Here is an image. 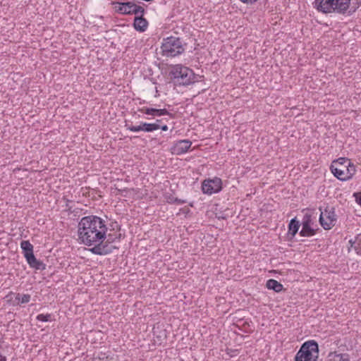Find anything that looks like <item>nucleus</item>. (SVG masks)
Here are the masks:
<instances>
[{
	"mask_svg": "<svg viewBox=\"0 0 361 361\" xmlns=\"http://www.w3.org/2000/svg\"><path fill=\"white\" fill-rule=\"evenodd\" d=\"M162 121H163V119H157L156 122L154 123L161 124L162 123Z\"/></svg>",
	"mask_w": 361,
	"mask_h": 361,
	"instance_id": "obj_33",
	"label": "nucleus"
},
{
	"mask_svg": "<svg viewBox=\"0 0 361 361\" xmlns=\"http://www.w3.org/2000/svg\"><path fill=\"white\" fill-rule=\"evenodd\" d=\"M314 5L319 11L328 13L336 10L338 0H315Z\"/></svg>",
	"mask_w": 361,
	"mask_h": 361,
	"instance_id": "obj_7",
	"label": "nucleus"
},
{
	"mask_svg": "<svg viewBox=\"0 0 361 361\" xmlns=\"http://www.w3.org/2000/svg\"><path fill=\"white\" fill-rule=\"evenodd\" d=\"M222 189L221 179L215 177L213 179L204 180L202 183L203 193L212 195L220 192Z\"/></svg>",
	"mask_w": 361,
	"mask_h": 361,
	"instance_id": "obj_6",
	"label": "nucleus"
},
{
	"mask_svg": "<svg viewBox=\"0 0 361 361\" xmlns=\"http://www.w3.org/2000/svg\"><path fill=\"white\" fill-rule=\"evenodd\" d=\"M302 229L299 233L300 237H311L316 234L317 228L314 226L301 225Z\"/></svg>",
	"mask_w": 361,
	"mask_h": 361,
	"instance_id": "obj_18",
	"label": "nucleus"
},
{
	"mask_svg": "<svg viewBox=\"0 0 361 361\" xmlns=\"http://www.w3.org/2000/svg\"><path fill=\"white\" fill-rule=\"evenodd\" d=\"M304 213L302 221H300L301 225H309L314 226V219H316V216L318 212L315 209H305L302 210Z\"/></svg>",
	"mask_w": 361,
	"mask_h": 361,
	"instance_id": "obj_13",
	"label": "nucleus"
},
{
	"mask_svg": "<svg viewBox=\"0 0 361 361\" xmlns=\"http://www.w3.org/2000/svg\"><path fill=\"white\" fill-rule=\"evenodd\" d=\"M241 2L247 4H253L255 3L257 0H240Z\"/></svg>",
	"mask_w": 361,
	"mask_h": 361,
	"instance_id": "obj_31",
	"label": "nucleus"
},
{
	"mask_svg": "<svg viewBox=\"0 0 361 361\" xmlns=\"http://www.w3.org/2000/svg\"><path fill=\"white\" fill-rule=\"evenodd\" d=\"M92 253L100 255H106L110 253V250H89Z\"/></svg>",
	"mask_w": 361,
	"mask_h": 361,
	"instance_id": "obj_26",
	"label": "nucleus"
},
{
	"mask_svg": "<svg viewBox=\"0 0 361 361\" xmlns=\"http://www.w3.org/2000/svg\"><path fill=\"white\" fill-rule=\"evenodd\" d=\"M169 116L170 117H172V114H171L167 109H157V112H155L154 116L159 117L162 116Z\"/></svg>",
	"mask_w": 361,
	"mask_h": 361,
	"instance_id": "obj_24",
	"label": "nucleus"
},
{
	"mask_svg": "<svg viewBox=\"0 0 361 361\" xmlns=\"http://www.w3.org/2000/svg\"><path fill=\"white\" fill-rule=\"evenodd\" d=\"M157 109H155V108L142 107V109H140L138 111L143 114H145L147 115H150V116H154V115L155 112H157Z\"/></svg>",
	"mask_w": 361,
	"mask_h": 361,
	"instance_id": "obj_22",
	"label": "nucleus"
},
{
	"mask_svg": "<svg viewBox=\"0 0 361 361\" xmlns=\"http://www.w3.org/2000/svg\"><path fill=\"white\" fill-rule=\"evenodd\" d=\"M108 231L104 219L94 215L86 216L78 223V239L85 245L101 248L99 246L105 240Z\"/></svg>",
	"mask_w": 361,
	"mask_h": 361,
	"instance_id": "obj_1",
	"label": "nucleus"
},
{
	"mask_svg": "<svg viewBox=\"0 0 361 361\" xmlns=\"http://www.w3.org/2000/svg\"><path fill=\"white\" fill-rule=\"evenodd\" d=\"M125 123V127L126 129L132 132L144 131L146 133H151L158 130L159 128L157 125L152 123L140 122V123L137 126H133L126 121Z\"/></svg>",
	"mask_w": 361,
	"mask_h": 361,
	"instance_id": "obj_8",
	"label": "nucleus"
},
{
	"mask_svg": "<svg viewBox=\"0 0 361 361\" xmlns=\"http://www.w3.org/2000/svg\"><path fill=\"white\" fill-rule=\"evenodd\" d=\"M357 9V5L350 0H340V13L350 16L355 13Z\"/></svg>",
	"mask_w": 361,
	"mask_h": 361,
	"instance_id": "obj_12",
	"label": "nucleus"
},
{
	"mask_svg": "<svg viewBox=\"0 0 361 361\" xmlns=\"http://www.w3.org/2000/svg\"><path fill=\"white\" fill-rule=\"evenodd\" d=\"M295 361H319V346L314 340L305 341L295 356Z\"/></svg>",
	"mask_w": 361,
	"mask_h": 361,
	"instance_id": "obj_3",
	"label": "nucleus"
},
{
	"mask_svg": "<svg viewBox=\"0 0 361 361\" xmlns=\"http://www.w3.org/2000/svg\"><path fill=\"white\" fill-rule=\"evenodd\" d=\"M220 218L225 219V217L223 216V215H221V216H219V219H220Z\"/></svg>",
	"mask_w": 361,
	"mask_h": 361,
	"instance_id": "obj_37",
	"label": "nucleus"
},
{
	"mask_svg": "<svg viewBox=\"0 0 361 361\" xmlns=\"http://www.w3.org/2000/svg\"><path fill=\"white\" fill-rule=\"evenodd\" d=\"M20 248H33V246L28 240H21Z\"/></svg>",
	"mask_w": 361,
	"mask_h": 361,
	"instance_id": "obj_27",
	"label": "nucleus"
},
{
	"mask_svg": "<svg viewBox=\"0 0 361 361\" xmlns=\"http://www.w3.org/2000/svg\"><path fill=\"white\" fill-rule=\"evenodd\" d=\"M24 250V257L26 259L27 262L30 266V267L37 269H44L45 268V265L39 260H38L33 254V250Z\"/></svg>",
	"mask_w": 361,
	"mask_h": 361,
	"instance_id": "obj_11",
	"label": "nucleus"
},
{
	"mask_svg": "<svg viewBox=\"0 0 361 361\" xmlns=\"http://www.w3.org/2000/svg\"><path fill=\"white\" fill-rule=\"evenodd\" d=\"M355 171V166L350 159L340 157V180L350 179Z\"/></svg>",
	"mask_w": 361,
	"mask_h": 361,
	"instance_id": "obj_5",
	"label": "nucleus"
},
{
	"mask_svg": "<svg viewBox=\"0 0 361 361\" xmlns=\"http://www.w3.org/2000/svg\"><path fill=\"white\" fill-rule=\"evenodd\" d=\"M112 4L115 6L114 8L116 12L123 15H128L130 10H128L127 6L125 5V2H113Z\"/></svg>",
	"mask_w": 361,
	"mask_h": 361,
	"instance_id": "obj_20",
	"label": "nucleus"
},
{
	"mask_svg": "<svg viewBox=\"0 0 361 361\" xmlns=\"http://www.w3.org/2000/svg\"><path fill=\"white\" fill-rule=\"evenodd\" d=\"M300 226V221L298 220L297 217H294L290 221L288 226V230L287 233V238L288 240H292L295 237Z\"/></svg>",
	"mask_w": 361,
	"mask_h": 361,
	"instance_id": "obj_14",
	"label": "nucleus"
},
{
	"mask_svg": "<svg viewBox=\"0 0 361 361\" xmlns=\"http://www.w3.org/2000/svg\"><path fill=\"white\" fill-rule=\"evenodd\" d=\"M355 5H357V8L361 6V0H355V2H354Z\"/></svg>",
	"mask_w": 361,
	"mask_h": 361,
	"instance_id": "obj_32",
	"label": "nucleus"
},
{
	"mask_svg": "<svg viewBox=\"0 0 361 361\" xmlns=\"http://www.w3.org/2000/svg\"><path fill=\"white\" fill-rule=\"evenodd\" d=\"M155 124L158 126V127H159L158 130L161 129L164 131H166L168 130V126L166 124H164V125L159 124V123H155Z\"/></svg>",
	"mask_w": 361,
	"mask_h": 361,
	"instance_id": "obj_29",
	"label": "nucleus"
},
{
	"mask_svg": "<svg viewBox=\"0 0 361 361\" xmlns=\"http://www.w3.org/2000/svg\"><path fill=\"white\" fill-rule=\"evenodd\" d=\"M266 286L269 290H273L276 293H279L283 290V285L274 279H269L267 281Z\"/></svg>",
	"mask_w": 361,
	"mask_h": 361,
	"instance_id": "obj_19",
	"label": "nucleus"
},
{
	"mask_svg": "<svg viewBox=\"0 0 361 361\" xmlns=\"http://www.w3.org/2000/svg\"><path fill=\"white\" fill-rule=\"evenodd\" d=\"M106 247H107V245H104L102 248H105Z\"/></svg>",
	"mask_w": 361,
	"mask_h": 361,
	"instance_id": "obj_39",
	"label": "nucleus"
},
{
	"mask_svg": "<svg viewBox=\"0 0 361 361\" xmlns=\"http://www.w3.org/2000/svg\"><path fill=\"white\" fill-rule=\"evenodd\" d=\"M220 218L225 219V217L223 216V215H221V216H219V219H220Z\"/></svg>",
	"mask_w": 361,
	"mask_h": 361,
	"instance_id": "obj_38",
	"label": "nucleus"
},
{
	"mask_svg": "<svg viewBox=\"0 0 361 361\" xmlns=\"http://www.w3.org/2000/svg\"><path fill=\"white\" fill-rule=\"evenodd\" d=\"M68 202H70L69 200H67V202H66V207H68Z\"/></svg>",
	"mask_w": 361,
	"mask_h": 361,
	"instance_id": "obj_36",
	"label": "nucleus"
},
{
	"mask_svg": "<svg viewBox=\"0 0 361 361\" xmlns=\"http://www.w3.org/2000/svg\"><path fill=\"white\" fill-rule=\"evenodd\" d=\"M110 248L116 249L118 248V247H116V245H111Z\"/></svg>",
	"mask_w": 361,
	"mask_h": 361,
	"instance_id": "obj_35",
	"label": "nucleus"
},
{
	"mask_svg": "<svg viewBox=\"0 0 361 361\" xmlns=\"http://www.w3.org/2000/svg\"><path fill=\"white\" fill-rule=\"evenodd\" d=\"M51 314H39L37 316V319L39 322H49L51 320Z\"/></svg>",
	"mask_w": 361,
	"mask_h": 361,
	"instance_id": "obj_25",
	"label": "nucleus"
},
{
	"mask_svg": "<svg viewBox=\"0 0 361 361\" xmlns=\"http://www.w3.org/2000/svg\"><path fill=\"white\" fill-rule=\"evenodd\" d=\"M121 233L119 230L115 231L114 229H109V232L106 233V243L110 244L114 243L116 242L117 240H119L121 238Z\"/></svg>",
	"mask_w": 361,
	"mask_h": 361,
	"instance_id": "obj_17",
	"label": "nucleus"
},
{
	"mask_svg": "<svg viewBox=\"0 0 361 361\" xmlns=\"http://www.w3.org/2000/svg\"><path fill=\"white\" fill-rule=\"evenodd\" d=\"M319 223L321 226L325 229H330L334 224V223L336 221V215L334 212L325 211L324 214L321 209H319Z\"/></svg>",
	"mask_w": 361,
	"mask_h": 361,
	"instance_id": "obj_9",
	"label": "nucleus"
},
{
	"mask_svg": "<svg viewBox=\"0 0 361 361\" xmlns=\"http://www.w3.org/2000/svg\"><path fill=\"white\" fill-rule=\"evenodd\" d=\"M30 295L17 293L16 295V300L18 305L27 303L30 300Z\"/></svg>",
	"mask_w": 361,
	"mask_h": 361,
	"instance_id": "obj_21",
	"label": "nucleus"
},
{
	"mask_svg": "<svg viewBox=\"0 0 361 361\" xmlns=\"http://www.w3.org/2000/svg\"><path fill=\"white\" fill-rule=\"evenodd\" d=\"M338 163V159H334L331 165V171L334 176L338 179V168L336 165Z\"/></svg>",
	"mask_w": 361,
	"mask_h": 361,
	"instance_id": "obj_23",
	"label": "nucleus"
},
{
	"mask_svg": "<svg viewBox=\"0 0 361 361\" xmlns=\"http://www.w3.org/2000/svg\"><path fill=\"white\" fill-rule=\"evenodd\" d=\"M143 16L141 15L136 16L133 22V27L140 32H145L148 26V22Z\"/></svg>",
	"mask_w": 361,
	"mask_h": 361,
	"instance_id": "obj_15",
	"label": "nucleus"
},
{
	"mask_svg": "<svg viewBox=\"0 0 361 361\" xmlns=\"http://www.w3.org/2000/svg\"><path fill=\"white\" fill-rule=\"evenodd\" d=\"M125 5L127 6L128 10H130L128 15L144 16L145 13V10L142 6L137 5L132 1H126Z\"/></svg>",
	"mask_w": 361,
	"mask_h": 361,
	"instance_id": "obj_16",
	"label": "nucleus"
},
{
	"mask_svg": "<svg viewBox=\"0 0 361 361\" xmlns=\"http://www.w3.org/2000/svg\"><path fill=\"white\" fill-rule=\"evenodd\" d=\"M356 202L358 203L359 205L361 206V192L355 194Z\"/></svg>",
	"mask_w": 361,
	"mask_h": 361,
	"instance_id": "obj_30",
	"label": "nucleus"
},
{
	"mask_svg": "<svg viewBox=\"0 0 361 361\" xmlns=\"http://www.w3.org/2000/svg\"><path fill=\"white\" fill-rule=\"evenodd\" d=\"M192 145L189 140H180L176 142L171 148V153L176 155L183 154L188 151Z\"/></svg>",
	"mask_w": 361,
	"mask_h": 361,
	"instance_id": "obj_10",
	"label": "nucleus"
},
{
	"mask_svg": "<svg viewBox=\"0 0 361 361\" xmlns=\"http://www.w3.org/2000/svg\"><path fill=\"white\" fill-rule=\"evenodd\" d=\"M169 74L173 82L179 85H188L194 79L192 70L180 64L174 66Z\"/></svg>",
	"mask_w": 361,
	"mask_h": 361,
	"instance_id": "obj_4",
	"label": "nucleus"
},
{
	"mask_svg": "<svg viewBox=\"0 0 361 361\" xmlns=\"http://www.w3.org/2000/svg\"><path fill=\"white\" fill-rule=\"evenodd\" d=\"M169 202L170 203H176L178 204H183L185 202V201H182L178 198H170L169 200Z\"/></svg>",
	"mask_w": 361,
	"mask_h": 361,
	"instance_id": "obj_28",
	"label": "nucleus"
},
{
	"mask_svg": "<svg viewBox=\"0 0 361 361\" xmlns=\"http://www.w3.org/2000/svg\"><path fill=\"white\" fill-rule=\"evenodd\" d=\"M357 251V253L358 255H361V250H355Z\"/></svg>",
	"mask_w": 361,
	"mask_h": 361,
	"instance_id": "obj_34",
	"label": "nucleus"
},
{
	"mask_svg": "<svg viewBox=\"0 0 361 361\" xmlns=\"http://www.w3.org/2000/svg\"><path fill=\"white\" fill-rule=\"evenodd\" d=\"M161 50L162 56L175 57L183 54L185 51V47L180 37L170 36L163 39Z\"/></svg>",
	"mask_w": 361,
	"mask_h": 361,
	"instance_id": "obj_2",
	"label": "nucleus"
}]
</instances>
